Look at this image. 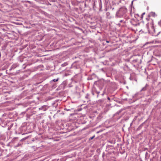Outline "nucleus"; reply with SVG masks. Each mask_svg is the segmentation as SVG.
Wrapping results in <instances>:
<instances>
[{
	"label": "nucleus",
	"instance_id": "obj_13",
	"mask_svg": "<svg viewBox=\"0 0 161 161\" xmlns=\"http://www.w3.org/2000/svg\"><path fill=\"white\" fill-rule=\"evenodd\" d=\"M107 99H108L109 101H110V98H109V97H107Z\"/></svg>",
	"mask_w": 161,
	"mask_h": 161
},
{
	"label": "nucleus",
	"instance_id": "obj_21",
	"mask_svg": "<svg viewBox=\"0 0 161 161\" xmlns=\"http://www.w3.org/2000/svg\"><path fill=\"white\" fill-rule=\"evenodd\" d=\"M123 0L124 1L125 0Z\"/></svg>",
	"mask_w": 161,
	"mask_h": 161
},
{
	"label": "nucleus",
	"instance_id": "obj_1",
	"mask_svg": "<svg viewBox=\"0 0 161 161\" xmlns=\"http://www.w3.org/2000/svg\"><path fill=\"white\" fill-rule=\"evenodd\" d=\"M127 12L126 8L123 6L120 8L116 13V16L117 17H121Z\"/></svg>",
	"mask_w": 161,
	"mask_h": 161
},
{
	"label": "nucleus",
	"instance_id": "obj_11",
	"mask_svg": "<svg viewBox=\"0 0 161 161\" xmlns=\"http://www.w3.org/2000/svg\"><path fill=\"white\" fill-rule=\"evenodd\" d=\"M95 137V136H93L92 137H91L89 139L90 140H92Z\"/></svg>",
	"mask_w": 161,
	"mask_h": 161
},
{
	"label": "nucleus",
	"instance_id": "obj_16",
	"mask_svg": "<svg viewBox=\"0 0 161 161\" xmlns=\"http://www.w3.org/2000/svg\"><path fill=\"white\" fill-rule=\"evenodd\" d=\"M107 42H108V43L109 42L107 41Z\"/></svg>",
	"mask_w": 161,
	"mask_h": 161
},
{
	"label": "nucleus",
	"instance_id": "obj_8",
	"mask_svg": "<svg viewBox=\"0 0 161 161\" xmlns=\"http://www.w3.org/2000/svg\"><path fill=\"white\" fill-rule=\"evenodd\" d=\"M68 65V63L67 62L64 63L62 64L61 66L62 67Z\"/></svg>",
	"mask_w": 161,
	"mask_h": 161
},
{
	"label": "nucleus",
	"instance_id": "obj_9",
	"mask_svg": "<svg viewBox=\"0 0 161 161\" xmlns=\"http://www.w3.org/2000/svg\"><path fill=\"white\" fill-rule=\"evenodd\" d=\"M89 97V95L88 94H87L85 96V98L86 99H88V97Z\"/></svg>",
	"mask_w": 161,
	"mask_h": 161
},
{
	"label": "nucleus",
	"instance_id": "obj_3",
	"mask_svg": "<svg viewBox=\"0 0 161 161\" xmlns=\"http://www.w3.org/2000/svg\"><path fill=\"white\" fill-rule=\"evenodd\" d=\"M130 23L134 26H136L138 24V22L137 19L135 20L134 19H131L130 20Z\"/></svg>",
	"mask_w": 161,
	"mask_h": 161
},
{
	"label": "nucleus",
	"instance_id": "obj_14",
	"mask_svg": "<svg viewBox=\"0 0 161 161\" xmlns=\"http://www.w3.org/2000/svg\"><path fill=\"white\" fill-rule=\"evenodd\" d=\"M136 16H138V14H136L135 15V17H136Z\"/></svg>",
	"mask_w": 161,
	"mask_h": 161
},
{
	"label": "nucleus",
	"instance_id": "obj_20",
	"mask_svg": "<svg viewBox=\"0 0 161 161\" xmlns=\"http://www.w3.org/2000/svg\"><path fill=\"white\" fill-rule=\"evenodd\" d=\"M145 14V13H144L143 14Z\"/></svg>",
	"mask_w": 161,
	"mask_h": 161
},
{
	"label": "nucleus",
	"instance_id": "obj_12",
	"mask_svg": "<svg viewBox=\"0 0 161 161\" xmlns=\"http://www.w3.org/2000/svg\"><path fill=\"white\" fill-rule=\"evenodd\" d=\"M120 22H121H121H124V23H125V21H124V20H120Z\"/></svg>",
	"mask_w": 161,
	"mask_h": 161
},
{
	"label": "nucleus",
	"instance_id": "obj_10",
	"mask_svg": "<svg viewBox=\"0 0 161 161\" xmlns=\"http://www.w3.org/2000/svg\"><path fill=\"white\" fill-rule=\"evenodd\" d=\"M96 92L97 94V97H98V95L100 93V92L96 91Z\"/></svg>",
	"mask_w": 161,
	"mask_h": 161
},
{
	"label": "nucleus",
	"instance_id": "obj_15",
	"mask_svg": "<svg viewBox=\"0 0 161 161\" xmlns=\"http://www.w3.org/2000/svg\"><path fill=\"white\" fill-rule=\"evenodd\" d=\"M130 15H131L132 16V14H131V13H130Z\"/></svg>",
	"mask_w": 161,
	"mask_h": 161
},
{
	"label": "nucleus",
	"instance_id": "obj_7",
	"mask_svg": "<svg viewBox=\"0 0 161 161\" xmlns=\"http://www.w3.org/2000/svg\"><path fill=\"white\" fill-rule=\"evenodd\" d=\"M148 86L147 84H146L145 87H143L141 90V91H144L146 90L147 87Z\"/></svg>",
	"mask_w": 161,
	"mask_h": 161
},
{
	"label": "nucleus",
	"instance_id": "obj_19",
	"mask_svg": "<svg viewBox=\"0 0 161 161\" xmlns=\"http://www.w3.org/2000/svg\"><path fill=\"white\" fill-rule=\"evenodd\" d=\"M133 1H132V3H133Z\"/></svg>",
	"mask_w": 161,
	"mask_h": 161
},
{
	"label": "nucleus",
	"instance_id": "obj_17",
	"mask_svg": "<svg viewBox=\"0 0 161 161\" xmlns=\"http://www.w3.org/2000/svg\"><path fill=\"white\" fill-rule=\"evenodd\" d=\"M110 143H112V142H110Z\"/></svg>",
	"mask_w": 161,
	"mask_h": 161
},
{
	"label": "nucleus",
	"instance_id": "obj_5",
	"mask_svg": "<svg viewBox=\"0 0 161 161\" xmlns=\"http://www.w3.org/2000/svg\"><path fill=\"white\" fill-rule=\"evenodd\" d=\"M58 78L57 79H54L50 81L51 84H52L53 82L54 83L55 82L57 81L58 80Z\"/></svg>",
	"mask_w": 161,
	"mask_h": 161
},
{
	"label": "nucleus",
	"instance_id": "obj_18",
	"mask_svg": "<svg viewBox=\"0 0 161 161\" xmlns=\"http://www.w3.org/2000/svg\"><path fill=\"white\" fill-rule=\"evenodd\" d=\"M19 146V145H18V146H18H18Z\"/></svg>",
	"mask_w": 161,
	"mask_h": 161
},
{
	"label": "nucleus",
	"instance_id": "obj_4",
	"mask_svg": "<svg viewBox=\"0 0 161 161\" xmlns=\"http://www.w3.org/2000/svg\"><path fill=\"white\" fill-rule=\"evenodd\" d=\"M47 109L46 105H43L42 107L39 108V110H43V111H46Z\"/></svg>",
	"mask_w": 161,
	"mask_h": 161
},
{
	"label": "nucleus",
	"instance_id": "obj_2",
	"mask_svg": "<svg viewBox=\"0 0 161 161\" xmlns=\"http://www.w3.org/2000/svg\"><path fill=\"white\" fill-rule=\"evenodd\" d=\"M80 76H79L78 75H76L72 79V80H73V81L77 83L80 80Z\"/></svg>",
	"mask_w": 161,
	"mask_h": 161
},
{
	"label": "nucleus",
	"instance_id": "obj_6",
	"mask_svg": "<svg viewBox=\"0 0 161 161\" xmlns=\"http://www.w3.org/2000/svg\"><path fill=\"white\" fill-rule=\"evenodd\" d=\"M52 85V87L53 88H55L57 86V84L56 83L53 82L52 84H51Z\"/></svg>",
	"mask_w": 161,
	"mask_h": 161
}]
</instances>
